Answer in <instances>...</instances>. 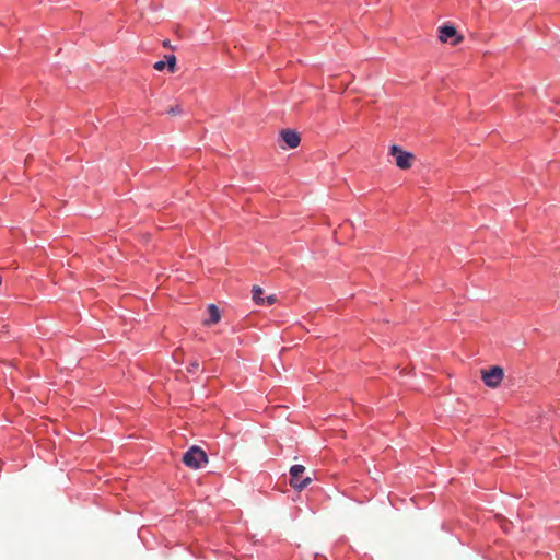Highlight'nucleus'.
Returning <instances> with one entry per match:
<instances>
[{
	"mask_svg": "<svg viewBox=\"0 0 560 560\" xmlns=\"http://www.w3.org/2000/svg\"><path fill=\"white\" fill-rule=\"evenodd\" d=\"M305 472L304 465L295 464L290 467L289 485L294 491L301 492L312 483L313 477L305 475Z\"/></svg>",
	"mask_w": 560,
	"mask_h": 560,
	"instance_id": "f257e3e1",
	"label": "nucleus"
},
{
	"mask_svg": "<svg viewBox=\"0 0 560 560\" xmlns=\"http://www.w3.org/2000/svg\"><path fill=\"white\" fill-rule=\"evenodd\" d=\"M183 463L192 469H199L208 463L207 453L199 446H191L183 456Z\"/></svg>",
	"mask_w": 560,
	"mask_h": 560,
	"instance_id": "f03ea898",
	"label": "nucleus"
},
{
	"mask_svg": "<svg viewBox=\"0 0 560 560\" xmlns=\"http://www.w3.org/2000/svg\"><path fill=\"white\" fill-rule=\"evenodd\" d=\"M504 376V371L499 365H493L487 370H481V380L482 382L491 388L498 387Z\"/></svg>",
	"mask_w": 560,
	"mask_h": 560,
	"instance_id": "7ed1b4c3",
	"label": "nucleus"
},
{
	"mask_svg": "<svg viewBox=\"0 0 560 560\" xmlns=\"http://www.w3.org/2000/svg\"><path fill=\"white\" fill-rule=\"evenodd\" d=\"M252 299L256 305H273L277 303L278 298L277 294L271 293L266 295L262 288L259 285H254L252 289Z\"/></svg>",
	"mask_w": 560,
	"mask_h": 560,
	"instance_id": "20e7f679",
	"label": "nucleus"
},
{
	"mask_svg": "<svg viewBox=\"0 0 560 560\" xmlns=\"http://www.w3.org/2000/svg\"><path fill=\"white\" fill-rule=\"evenodd\" d=\"M390 154L396 158V165L401 170L411 167L413 155L407 151L401 150L397 145L390 148Z\"/></svg>",
	"mask_w": 560,
	"mask_h": 560,
	"instance_id": "39448f33",
	"label": "nucleus"
},
{
	"mask_svg": "<svg viewBox=\"0 0 560 560\" xmlns=\"http://www.w3.org/2000/svg\"><path fill=\"white\" fill-rule=\"evenodd\" d=\"M439 33V39L443 43L450 42L452 45H457L463 40V36L457 35V31L451 25L441 26Z\"/></svg>",
	"mask_w": 560,
	"mask_h": 560,
	"instance_id": "423d86ee",
	"label": "nucleus"
},
{
	"mask_svg": "<svg viewBox=\"0 0 560 560\" xmlns=\"http://www.w3.org/2000/svg\"><path fill=\"white\" fill-rule=\"evenodd\" d=\"M207 312L209 314V317L202 320L203 326L211 327L220 322L221 312L215 304H209L207 307Z\"/></svg>",
	"mask_w": 560,
	"mask_h": 560,
	"instance_id": "0eeeda50",
	"label": "nucleus"
},
{
	"mask_svg": "<svg viewBox=\"0 0 560 560\" xmlns=\"http://www.w3.org/2000/svg\"><path fill=\"white\" fill-rule=\"evenodd\" d=\"M281 138L290 149H295L301 142L300 135L291 129L282 130Z\"/></svg>",
	"mask_w": 560,
	"mask_h": 560,
	"instance_id": "6e6552de",
	"label": "nucleus"
},
{
	"mask_svg": "<svg viewBox=\"0 0 560 560\" xmlns=\"http://www.w3.org/2000/svg\"><path fill=\"white\" fill-rule=\"evenodd\" d=\"M202 372L203 370L200 369V363L198 360L190 361L187 365V372L189 374H196L198 372Z\"/></svg>",
	"mask_w": 560,
	"mask_h": 560,
	"instance_id": "1a4fd4ad",
	"label": "nucleus"
},
{
	"mask_svg": "<svg viewBox=\"0 0 560 560\" xmlns=\"http://www.w3.org/2000/svg\"><path fill=\"white\" fill-rule=\"evenodd\" d=\"M166 67L170 72H174L176 68V57L175 55H167L166 56Z\"/></svg>",
	"mask_w": 560,
	"mask_h": 560,
	"instance_id": "9d476101",
	"label": "nucleus"
},
{
	"mask_svg": "<svg viewBox=\"0 0 560 560\" xmlns=\"http://www.w3.org/2000/svg\"><path fill=\"white\" fill-rule=\"evenodd\" d=\"M167 113L170 115H180L183 113V109H182V106L177 104L175 106L170 107Z\"/></svg>",
	"mask_w": 560,
	"mask_h": 560,
	"instance_id": "9b49d317",
	"label": "nucleus"
},
{
	"mask_svg": "<svg viewBox=\"0 0 560 560\" xmlns=\"http://www.w3.org/2000/svg\"><path fill=\"white\" fill-rule=\"evenodd\" d=\"M153 68L158 71H163L165 68H166V63L165 61H156L154 65H153Z\"/></svg>",
	"mask_w": 560,
	"mask_h": 560,
	"instance_id": "f8f14e48",
	"label": "nucleus"
},
{
	"mask_svg": "<svg viewBox=\"0 0 560 560\" xmlns=\"http://www.w3.org/2000/svg\"><path fill=\"white\" fill-rule=\"evenodd\" d=\"M163 45H164L165 47H167V46H168V42H164V43H163Z\"/></svg>",
	"mask_w": 560,
	"mask_h": 560,
	"instance_id": "ddd939ff",
	"label": "nucleus"
},
{
	"mask_svg": "<svg viewBox=\"0 0 560 560\" xmlns=\"http://www.w3.org/2000/svg\"><path fill=\"white\" fill-rule=\"evenodd\" d=\"M5 277L3 273H0V280H2V278Z\"/></svg>",
	"mask_w": 560,
	"mask_h": 560,
	"instance_id": "4468645a",
	"label": "nucleus"
}]
</instances>
